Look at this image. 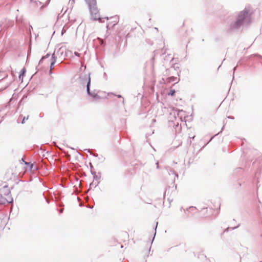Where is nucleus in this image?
<instances>
[{
	"label": "nucleus",
	"instance_id": "f257e3e1",
	"mask_svg": "<svg viewBox=\"0 0 262 262\" xmlns=\"http://www.w3.org/2000/svg\"><path fill=\"white\" fill-rule=\"evenodd\" d=\"M252 13L250 12L249 9H245L242 11L239 14L237 20L234 24V28L239 27L242 24L244 19L247 17H250Z\"/></svg>",
	"mask_w": 262,
	"mask_h": 262
},
{
	"label": "nucleus",
	"instance_id": "f03ea898",
	"mask_svg": "<svg viewBox=\"0 0 262 262\" xmlns=\"http://www.w3.org/2000/svg\"><path fill=\"white\" fill-rule=\"evenodd\" d=\"M91 15L93 19L94 20H101V17L99 12V10L97 6V5L95 6H92L89 8Z\"/></svg>",
	"mask_w": 262,
	"mask_h": 262
},
{
	"label": "nucleus",
	"instance_id": "7ed1b4c3",
	"mask_svg": "<svg viewBox=\"0 0 262 262\" xmlns=\"http://www.w3.org/2000/svg\"><path fill=\"white\" fill-rule=\"evenodd\" d=\"M55 62V59L53 56L47 54L46 56L43 57L40 61V63H48L51 68L54 65Z\"/></svg>",
	"mask_w": 262,
	"mask_h": 262
},
{
	"label": "nucleus",
	"instance_id": "20e7f679",
	"mask_svg": "<svg viewBox=\"0 0 262 262\" xmlns=\"http://www.w3.org/2000/svg\"><path fill=\"white\" fill-rule=\"evenodd\" d=\"M22 161L24 164V168H25L26 171L30 170L34 172L37 170V167L34 166L33 164L25 162L23 159H22Z\"/></svg>",
	"mask_w": 262,
	"mask_h": 262
},
{
	"label": "nucleus",
	"instance_id": "39448f33",
	"mask_svg": "<svg viewBox=\"0 0 262 262\" xmlns=\"http://www.w3.org/2000/svg\"><path fill=\"white\" fill-rule=\"evenodd\" d=\"M107 19L108 20L107 22V27L114 26L116 25L119 21V17L118 16H114L111 17L110 19L107 18Z\"/></svg>",
	"mask_w": 262,
	"mask_h": 262
},
{
	"label": "nucleus",
	"instance_id": "423d86ee",
	"mask_svg": "<svg viewBox=\"0 0 262 262\" xmlns=\"http://www.w3.org/2000/svg\"><path fill=\"white\" fill-rule=\"evenodd\" d=\"M90 83H91V78H90V77L89 76L88 77V83H87V85H86V87H87V92L88 93V94L89 95H90L91 96L94 97V98H96L98 96L97 94H96L95 93H91L90 92Z\"/></svg>",
	"mask_w": 262,
	"mask_h": 262
},
{
	"label": "nucleus",
	"instance_id": "0eeeda50",
	"mask_svg": "<svg viewBox=\"0 0 262 262\" xmlns=\"http://www.w3.org/2000/svg\"><path fill=\"white\" fill-rule=\"evenodd\" d=\"M88 4L89 8L97 5L96 0H85Z\"/></svg>",
	"mask_w": 262,
	"mask_h": 262
},
{
	"label": "nucleus",
	"instance_id": "6e6552de",
	"mask_svg": "<svg viewBox=\"0 0 262 262\" xmlns=\"http://www.w3.org/2000/svg\"><path fill=\"white\" fill-rule=\"evenodd\" d=\"M176 91L174 90H171L169 93L168 94L169 96H173L174 95Z\"/></svg>",
	"mask_w": 262,
	"mask_h": 262
},
{
	"label": "nucleus",
	"instance_id": "1a4fd4ad",
	"mask_svg": "<svg viewBox=\"0 0 262 262\" xmlns=\"http://www.w3.org/2000/svg\"><path fill=\"white\" fill-rule=\"evenodd\" d=\"M3 203V199L2 195L0 194V204H2Z\"/></svg>",
	"mask_w": 262,
	"mask_h": 262
},
{
	"label": "nucleus",
	"instance_id": "9d476101",
	"mask_svg": "<svg viewBox=\"0 0 262 262\" xmlns=\"http://www.w3.org/2000/svg\"><path fill=\"white\" fill-rule=\"evenodd\" d=\"M25 72L23 71L22 74H20L19 76V78L20 79L21 78V76H23L24 75V74Z\"/></svg>",
	"mask_w": 262,
	"mask_h": 262
},
{
	"label": "nucleus",
	"instance_id": "9b49d317",
	"mask_svg": "<svg viewBox=\"0 0 262 262\" xmlns=\"http://www.w3.org/2000/svg\"><path fill=\"white\" fill-rule=\"evenodd\" d=\"M25 119H26V118H25V117H24V118H23V120H22V122H21L22 123H25Z\"/></svg>",
	"mask_w": 262,
	"mask_h": 262
}]
</instances>
